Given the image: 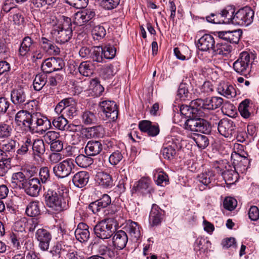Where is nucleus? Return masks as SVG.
<instances>
[{"label":"nucleus","mask_w":259,"mask_h":259,"mask_svg":"<svg viewBox=\"0 0 259 259\" xmlns=\"http://www.w3.org/2000/svg\"><path fill=\"white\" fill-rule=\"evenodd\" d=\"M45 198L48 206L56 211H61L69 208L67 189L63 185L59 186L53 183L52 187L47 189Z\"/></svg>","instance_id":"obj_1"},{"label":"nucleus","mask_w":259,"mask_h":259,"mask_svg":"<svg viewBox=\"0 0 259 259\" xmlns=\"http://www.w3.org/2000/svg\"><path fill=\"white\" fill-rule=\"evenodd\" d=\"M51 127V122L48 118L39 112L31 113L28 125L26 130L32 133H38V130L41 131V133L45 132Z\"/></svg>","instance_id":"obj_2"},{"label":"nucleus","mask_w":259,"mask_h":259,"mask_svg":"<svg viewBox=\"0 0 259 259\" xmlns=\"http://www.w3.org/2000/svg\"><path fill=\"white\" fill-rule=\"evenodd\" d=\"M52 34L58 42L64 44L68 42L72 36L71 19L68 17L64 18L60 26L55 27V29L52 30Z\"/></svg>","instance_id":"obj_3"},{"label":"nucleus","mask_w":259,"mask_h":259,"mask_svg":"<svg viewBox=\"0 0 259 259\" xmlns=\"http://www.w3.org/2000/svg\"><path fill=\"white\" fill-rule=\"evenodd\" d=\"M11 101L14 105L20 108L30 104L33 106L32 104L34 103L29 99L28 89L21 85H19L11 91Z\"/></svg>","instance_id":"obj_4"},{"label":"nucleus","mask_w":259,"mask_h":259,"mask_svg":"<svg viewBox=\"0 0 259 259\" xmlns=\"http://www.w3.org/2000/svg\"><path fill=\"white\" fill-rule=\"evenodd\" d=\"M196 115L193 118L188 119L185 122V128L193 132H201L208 134L211 132V126L206 120L196 117Z\"/></svg>","instance_id":"obj_5"},{"label":"nucleus","mask_w":259,"mask_h":259,"mask_svg":"<svg viewBox=\"0 0 259 259\" xmlns=\"http://www.w3.org/2000/svg\"><path fill=\"white\" fill-rule=\"evenodd\" d=\"M74 161L72 158H67L56 164L53 167V172L58 178H64L68 177L74 169Z\"/></svg>","instance_id":"obj_6"},{"label":"nucleus","mask_w":259,"mask_h":259,"mask_svg":"<svg viewBox=\"0 0 259 259\" xmlns=\"http://www.w3.org/2000/svg\"><path fill=\"white\" fill-rule=\"evenodd\" d=\"M100 111L102 116L109 121H115L118 117V110L116 103L113 101L103 100L99 102Z\"/></svg>","instance_id":"obj_7"},{"label":"nucleus","mask_w":259,"mask_h":259,"mask_svg":"<svg viewBox=\"0 0 259 259\" xmlns=\"http://www.w3.org/2000/svg\"><path fill=\"white\" fill-rule=\"evenodd\" d=\"M254 11L249 7H245L236 11L234 25L248 26L253 21Z\"/></svg>","instance_id":"obj_8"},{"label":"nucleus","mask_w":259,"mask_h":259,"mask_svg":"<svg viewBox=\"0 0 259 259\" xmlns=\"http://www.w3.org/2000/svg\"><path fill=\"white\" fill-rule=\"evenodd\" d=\"M94 231L98 238L104 240L108 239L112 236L115 232V228L110 221L104 220L95 226Z\"/></svg>","instance_id":"obj_9"},{"label":"nucleus","mask_w":259,"mask_h":259,"mask_svg":"<svg viewBox=\"0 0 259 259\" xmlns=\"http://www.w3.org/2000/svg\"><path fill=\"white\" fill-rule=\"evenodd\" d=\"M250 55L246 52H243L234 62L233 68L238 73L246 76L250 70Z\"/></svg>","instance_id":"obj_10"},{"label":"nucleus","mask_w":259,"mask_h":259,"mask_svg":"<svg viewBox=\"0 0 259 259\" xmlns=\"http://www.w3.org/2000/svg\"><path fill=\"white\" fill-rule=\"evenodd\" d=\"M95 15V12L93 9L82 10L75 14L74 22L79 26H82L88 23L91 26H92L94 25L93 19Z\"/></svg>","instance_id":"obj_11"},{"label":"nucleus","mask_w":259,"mask_h":259,"mask_svg":"<svg viewBox=\"0 0 259 259\" xmlns=\"http://www.w3.org/2000/svg\"><path fill=\"white\" fill-rule=\"evenodd\" d=\"M21 187L24 189L27 195L32 197H36L40 190L41 184L38 179L32 178L25 181Z\"/></svg>","instance_id":"obj_12"},{"label":"nucleus","mask_w":259,"mask_h":259,"mask_svg":"<svg viewBox=\"0 0 259 259\" xmlns=\"http://www.w3.org/2000/svg\"><path fill=\"white\" fill-rule=\"evenodd\" d=\"M35 237L39 242L38 246L40 249L42 251H47L52 239L50 232L43 228L38 229L35 232Z\"/></svg>","instance_id":"obj_13"},{"label":"nucleus","mask_w":259,"mask_h":259,"mask_svg":"<svg viewBox=\"0 0 259 259\" xmlns=\"http://www.w3.org/2000/svg\"><path fill=\"white\" fill-rule=\"evenodd\" d=\"M218 130L224 137L231 138L235 134V125L230 119H223L218 123Z\"/></svg>","instance_id":"obj_14"},{"label":"nucleus","mask_w":259,"mask_h":259,"mask_svg":"<svg viewBox=\"0 0 259 259\" xmlns=\"http://www.w3.org/2000/svg\"><path fill=\"white\" fill-rule=\"evenodd\" d=\"M37 43L29 36L24 37L20 44L19 49V55L22 58L28 57L36 48Z\"/></svg>","instance_id":"obj_15"},{"label":"nucleus","mask_w":259,"mask_h":259,"mask_svg":"<svg viewBox=\"0 0 259 259\" xmlns=\"http://www.w3.org/2000/svg\"><path fill=\"white\" fill-rule=\"evenodd\" d=\"M215 42L212 35L209 34H204L198 39L197 46L200 51L210 52L212 51Z\"/></svg>","instance_id":"obj_16"},{"label":"nucleus","mask_w":259,"mask_h":259,"mask_svg":"<svg viewBox=\"0 0 259 259\" xmlns=\"http://www.w3.org/2000/svg\"><path fill=\"white\" fill-rule=\"evenodd\" d=\"M151 182L150 178L143 177L135 183L133 189L143 195L150 194L153 192V189L150 186Z\"/></svg>","instance_id":"obj_17"},{"label":"nucleus","mask_w":259,"mask_h":259,"mask_svg":"<svg viewBox=\"0 0 259 259\" xmlns=\"http://www.w3.org/2000/svg\"><path fill=\"white\" fill-rule=\"evenodd\" d=\"M139 128L142 132L147 134L149 136L155 137L159 133L160 130L157 124H152L149 120H142L139 123Z\"/></svg>","instance_id":"obj_18"},{"label":"nucleus","mask_w":259,"mask_h":259,"mask_svg":"<svg viewBox=\"0 0 259 259\" xmlns=\"http://www.w3.org/2000/svg\"><path fill=\"white\" fill-rule=\"evenodd\" d=\"M219 37L224 40H226L230 43L237 44L242 34L240 29L232 31H219L218 32Z\"/></svg>","instance_id":"obj_19"},{"label":"nucleus","mask_w":259,"mask_h":259,"mask_svg":"<svg viewBox=\"0 0 259 259\" xmlns=\"http://www.w3.org/2000/svg\"><path fill=\"white\" fill-rule=\"evenodd\" d=\"M89 229V227L86 224L79 223L74 232L76 239L80 242L87 241L90 236Z\"/></svg>","instance_id":"obj_20"},{"label":"nucleus","mask_w":259,"mask_h":259,"mask_svg":"<svg viewBox=\"0 0 259 259\" xmlns=\"http://www.w3.org/2000/svg\"><path fill=\"white\" fill-rule=\"evenodd\" d=\"M103 149V145L99 141H89L84 148V152L87 155L94 156L98 155Z\"/></svg>","instance_id":"obj_21"},{"label":"nucleus","mask_w":259,"mask_h":259,"mask_svg":"<svg viewBox=\"0 0 259 259\" xmlns=\"http://www.w3.org/2000/svg\"><path fill=\"white\" fill-rule=\"evenodd\" d=\"M90 179L89 173L86 171H80L76 172L72 177V181L74 185L81 188L85 186Z\"/></svg>","instance_id":"obj_22"},{"label":"nucleus","mask_w":259,"mask_h":259,"mask_svg":"<svg viewBox=\"0 0 259 259\" xmlns=\"http://www.w3.org/2000/svg\"><path fill=\"white\" fill-rule=\"evenodd\" d=\"M163 211L156 204H153L149 215V221L152 226L159 225L163 219Z\"/></svg>","instance_id":"obj_23"},{"label":"nucleus","mask_w":259,"mask_h":259,"mask_svg":"<svg viewBox=\"0 0 259 259\" xmlns=\"http://www.w3.org/2000/svg\"><path fill=\"white\" fill-rule=\"evenodd\" d=\"M128 237L126 233L122 230L118 231L112 238V242L114 247L122 249L127 242Z\"/></svg>","instance_id":"obj_24"},{"label":"nucleus","mask_w":259,"mask_h":259,"mask_svg":"<svg viewBox=\"0 0 259 259\" xmlns=\"http://www.w3.org/2000/svg\"><path fill=\"white\" fill-rule=\"evenodd\" d=\"M217 91L219 94L228 98H232L236 95L233 86L224 81L221 82L218 84Z\"/></svg>","instance_id":"obj_25"},{"label":"nucleus","mask_w":259,"mask_h":259,"mask_svg":"<svg viewBox=\"0 0 259 259\" xmlns=\"http://www.w3.org/2000/svg\"><path fill=\"white\" fill-rule=\"evenodd\" d=\"M96 182L104 188H111L113 185V180L111 176L105 172H98L96 175Z\"/></svg>","instance_id":"obj_26"},{"label":"nucleus","mask_w":259,"mask_h":259,"mask_svg":"<svg viewBox=\"0 0 259 259\" xmlns=\"http://www.w3.org/2000/svg\"><path fill=\"white\" fill-rule=\"evenodd\" d=\"M221 13L225 24H234V19L236 14V8L234 6H227L221 11Z\"/></svg>","instance_id":"obj_27"},{"label":"nucleus","mask_w":259,"mask_h":259,"mask_svg":"<svg viewBox=\"0 0 259 259\" xmlns=\"http://www.w3.org/2000/svg\"><path fill=\"white\" fill-rule=\"evenodd\" d=\"M190 83L181 82L179 85L177 93V97L183 101H190L194 97L192 93L189 92Z\"/></svg>","instance_id":"obj_28"},{"label":"nucleus","mask_w":259,"mask_h":259,"mask_svg":"<svg viewBox=\"0 0 259 259\" xmlns=\"http://www.w3.org/2000/svg\"><path fill=\"white\" fill-rule=\"evenodd\" d=\"M32 113V112H29L26 110H21L18 111L15 117L16 123L18 125H22L26 130Z\"/></svg>","instance_id":"obj_29"},{"label":"nucleus","mask_w":259,"mask_h":259,"mask_svg":"<svg viewBox=\"0 0 259 259\" xmlns=\"http://www.w3.org/2000/svg\"><path fill=\"white\" fill-rule=\"evenodd\" d=\"M141 227L135 222L129 220L125 226L126 231L133 239L137 240L141 236Z\"/></svg>","instance_id":"obj_30"},{"label":"nucleus","mask_w":259,"mask_h":259,"mask_svg":"<svg viewBox=\"0 0 259 259\" xmlns=\"http://www.w3.org/2000/svg\"><path fill=\"white\" fill-rule=\"evenodd\" d=\"M223 99L219 97H211L205 99L204 110H213L220 108L223 104Z\"/></svg>","instance_id":"obj_31"},{"label":"nucleus","mask_w":259,"mask_h":259,"mask_svg":"<svg viewBox=\"0 0 259 259\" xmlns=\"http://www.w3.org/2000/svg\"><path fill=\"white\" fill-rule=\"evenodd\" d=\"M232 50V47L226 42H220L214 45L212 53L214 55L227 56Z\"/></svg>","instance_id":"obj_32"},{"label":"nucleus","mask_w":259,"mask_h":259,"mask_svg":"<svg viewBox=\"0 0 259 259\" xmlns=\"http://www.w3.org/2000/svg\"><path fill=\"white\" fill-rule=\"evenodd\" d=\"M41 203L38 201H33L29 203L26 208V213L31 217H37L40 214V207Z\"/></svg>","instance_id":"obj_33"},{"label":"nucleus","mask_w":259,"mask_h":259,"mask_svg":"<svg viewBox=\"0 0 259 259\" xmlns=\"http://www.w3.org/2000/svg\"><path fill=\"white\" fill-rule=\"evenodd\" d=\"M47 79L48 75L44 72L36 74L33 82L34 90L39 91L45 85H47Z\"/></svg>","instance_id":"obj_34"},{"label":"nucleus","mask_w":259,"mask_h":259,"mask_svg":"<svg viewBox=\"0 0 259 259\" xmlns=\"http://www.w3.org/2000/svg\"><path fill=\"white\" fill-rule=\"evenodd\" d=\"M51 174L49 168L46 166L41 167L39 171L38 180L40 184L44 185L43 186L44 189H48V183H51Z\"/></svg>","instance_id":"obj_35"},{"label":"nucleus","mask_w":259,"mask_h":259,"mask_svg":"<svg viewBox=\"0 0 259 259\" xmlns=\"http://www.w3.org/2000/svg\"><path fill=\"white\" fill-rule=\"evenodd\" d=\"M40 45L41 49H42L45 53H54L56 54H57L60 52L59 48L54 45L51 40L48 39L46 37L41 38Z\"/></svg>","instance_id":"obj_36"},{"label":"nucleus","mask_w":259,"mask_h":259,"mask_svg":"<svg viewBox=\"0 0 259 259\" xmlns=\"http://www.w3.org/2000/svg\"><path fill=\"white\" fill-rule=\"evenodd\" d=\"M211 243L208 240L203 237H198L195 240L194 244V250L197 253L198 251L200 253L204 252L210 246Z\"/></svg>","instance_id":"obj_37"},{"label":"nucleus","mask_w":259,"mask_h":259,"mask_svg":"<svg viewBox=\"0 0 259 259\" xmlns=\"http://www.w3.org/2000/svg\"><path fill=\"white\" fill-rule=\"evenodd\" d=\"M81 120L84 124L89 125L96 123L98 118L96 113L85 110L82 113Z\"/></svg>","instance_id":"obj_38"},{"label":"nucleus","mask_w":259,"mask_h":259,"mask_svg":"<svg viewBox=\"0 0 259 259\" xmlns=\"http://www.w3.org/2000/svg\"><path fill=\"white\" fill-rule=\"evenodd\" d=\"M214 172L210 170L202 172L197 176L198 181L204 186H207L214 180Z\"/></svg>","instance_id":"obj_39"},{"label":"nucleus","mask_w":259,"mask_h":259,"mask_svg":"<svg viewBox=\"0 0 259 259\" xmlns=\"http://www.w3.org/2000/svg\"><path fill=\"white\" fill-rule=\"evenodd\" d=\"M99 252L101 255H104L106 258L110 259H114L117 255V251L112 247H108L106 245H100L99 249Z\"/></svg>","instance_id":"obj_40"},{"label":"nucleus","mask_w":259,"mask_h":259,"mask_svg":"<svg viewBox=\"0 0 259 259\" xmlns=\"http://www.w3.org/2000/svg\"><path fill=\"white\" fill-rule=\"evenodd\" d=\"M79 73L83 76H90L93 74L94 72V66L90 61H84L81 62L79 67Z\"/></svg>","instance_id":"obj_41"},{"label":"nucleus","mask_w":259,"mask_h":259,"mask_svg":"<svg viewBox=\"0 0 259 259\" xmlns=\"http://www.w3.org/2000/svg\"><path fill=\"white\" fill-rule=\"evenodd\" d=\"M176 145L175 144H172V145L166 144L164 145L161 150L164 158L168 160L173 159L176 154Z\"/></svg>","instance_id":"obj_42"},{"label":"nucleus","mask_w":259,"mask_h":259,"mask_svg":"<svg viewBox=\"0 0 259 259\" xmlns=\"http://www.w3.org/2000/svg\"><path fill=\"white\" fill-rule=\"evenodd\" d=\"M91 156L80 154L76 157L75 162L80 167H87L94 162V160Z\"/></svg>","instance_id":"obj_43"},{"label":"nucleus","mask_w":259,"mask_h":259,"mask_svg":"<svg viewBox=\"0 0 259 259\" xmlns=\"http://www.w3.org/2000/svg\"><path fill=\"white\" fill-rule=\"evenodd\" d=\"M90 58L97 62H103L104 59L103 54V47H94L92 48Z\"/></svg>","instance_id":"obj_44"},{"label":"nucleus","mask_w":259,"mask_h":259,"mask_svg":"<svg viewBox=\"0 0 259 259\" xmlns=\"http://www.w3.org/2000/svg\"><path fill=\"white\" fill-rule=\"evenodd\" d=\"M32 149L36 155L40 156L44 154L46 149L43 140L39 139H35L33 143Z\"/></svg>","instance_id":"obj_45"},{"label":"nucleus","mask_w":259,"mask_h":259,"mask_svg":"<svg viewBox=\"0 0 259 259\" xmlns=\"http://www.w3.org/2000/svg\"><path fill=\"white\" fill-rule=\"evenodd\" d=\"M75 100L72 98H66L61 100L56 106L55 110L58 113H61L65 109L74 104Z\"/></svg>","instance_id":"obj_46"},{"label":"nucleus","mask_w":259,"mask_h":259,"mask_svg":"<svg viewBox=\"0 0 259 259\" xmlns=\"http://www.w3.org/2000/svg\"><path fill=\"white\" fill-rule=\"evenodd\" d=\"M192 139L199 148L205 149L209 145V140L206 136L200 134H195L193 137Z\"/></svg>","instance_id":"obj_47"},{"label":"nucleus","mask_w":259,"mask_h":259,"mask_svg":"<svg viewBox=\"0 0 259 259\" xmlns=\"http://www.w3.org/2000/svg\"><path fill=\"white\" fill-rule=\"evenodd\" d=\"M92 34L95 40H99L105 37L106 34V31L103 26L98 25L93 27Z\"/></svg>","instance_id":"obj_48"},{"label":"nucleus","mask_w":259,"mask_h":259,"mask_svg":"<svg viewBox=\"0 0 259 259\" xmlns=\"http://www.w3.org/2000/svg\"><path fill=\"white\" fill-rule=\"evenodd\" d=\"M190 105L193 109H195L196 114L202 116V110H204L205 99H193L190 102Z\"/></svg>","instance_id":"obj_49"},{"label":"nucleus","mask_w":259,"mask_h":259,"mask_svg":"<svg viewBox=\"0 0 259 259\" xmlns=\"http://www.w3.org/2000/svg\"><path fill=\"white\" fill-rule=\"evenodd\" d=\"M250 100L245 99L242 101L238 107V110L241 116L247 118L250 115V112L249 111Z\"/></svg>","instance_id":"obj_50"},{"label":"nucleus","mask_w":259,"mask_h":259,"mask_svg":"<svg viewBox=\"0 0 259 259\" xmlns=\"http://www.w3.org/2000/svg\"><path fill=\"white\" fill-rule=\"evenodd\" d=\"M63 79V76L60 73H56L48 76L47 86L56 87Z\"/></svg>","instance_id":"obj_51"},{"label":"nucleus","mask_w":259,"mask_h":259,"mask_svg":"<svg viewBox=\"0 0 259 259\" xmlns=\"http://www.w3.org/2000/svg\"><path fill=\"white\" fill-rule=\"evenodd\" d=\"M68 120L64 117L63 115L54 117L52 121L53 125L56 128L64 131Z\"/></svg>","instance_id":"obj_52"},{"label":"nucleus","mask_w":259,"mask_h":259,"mask_svg":"<svg viewBox=\"0 0 259 259\" xmlns=\"http://www.w3.org/2000/svg\"><path fill=\"white\" fill-rule=\"evenodd\" d=\"M196 110L193 109L191 105H182L180 107V112L182 115L185 116L186 118H193L196 114Z\"/></svg>","instance_id":"obj_53"},{"label":"nucleus","mask_w":259,"mask_h":259,"mask_svg":"<svg viewBox=\"0 0 259 259\" xmlns=\"http://www.w3.org/2000/svg\"><path fill=\"white\" fill-rule=\"evenodd\" d=\"M12 132V126L5 122L0 123V139L9 137Z\"/></svg>","instance_id":"obj_54"},{"label":"nucleus","mask_w":259,"mask_h":259,"mask_svg":"<svg viewBox=\"0 0 259 259\" xmlns=\"http://www.w3.org/2000/svg\"><path fill=\"white\" fill-rule=\"evenodd\" d=\"M88 132L90 133L91 137L93 138H101L102 137L104 134V128L101 126H95L88 129Z\"/></svg>","instance_id":"obj_55"},{"label":"nucleus","mask_w":259,"mask_h":259,"mask_svg":"<svg viewBox=\"0 0 259 259\" xmlns=\"http://www.w3.org/2000/svg\"><path fill=\"white\" fill-rule=\"evenodd\" d=\"M41 69L44 73L50 74L53 72V57L45 59L41 64Z\"/></svg>","instance_id":"obj_56"},{"label":"nucleus","mask_w":259,"mask_h":259,"mask_svg":"<svg viewBox=\"0 0 259 259\" xmlns=\"http://www.w3.org/2000/svg\"><path fill=\"white\" fill-rule=\"evenodd\" d=\"M116 49L111 45H107L103 47V54L104 59H112L116 54Z\"/></svg>","instance_id":"obj_57"},{"label":"nucleus","mask_w":259,"mask_h":259,"mask_svg":"<svg viewBox=\"0 0 259 259\" xmlns=\"http://www.w3.org/2000/svg\"><path fill=\"white\" fill-rule=\"evenodd\" d=\"M155 182L158 185L164 186L168 183V176L163 171L159 172L157 176H155Z\"/></svg>","instance_id":"obj_58"},{"label":"nucleus","mask_w":259,"mask_h":259,"mask_svg":"<svg viewBox=\"0 0 259 259\" xmlns=\"http://www.w3.org/2000/svg\"><path fill=\"white\" fill-rule=\"evenodd\" d=\"M237 200L231 197H226L223 203L224 208L230 211L234 210L237 206Z\"/></svg>","instance_id":"obj_59"},{"label":"nucleus","mask_w":259,"mask_h":259,"mask_svg":"<svg viewBox=\"0 0 259 259\" xmlns=\"http://www.w3.org/2000/svg\"><path fill=\"white\" fill-rule=\"evenodd\" d=\"M65 2L70 6L77 9H83L85 8L88 4V0H65Z\"/></svg>","instance_id":"obj_60"},{"label":"nucleus","mask_w":259,"mask_h":259,"mask_svg":"<svg viewBox=\"0 0 259 259\" xmlns=\"http://www.w3.org/2000/svg\"><path fill=\"white\" fill-rule=\"evenodd\" d=\"M208 22L214 24H223V20L221 12L220 13H211L209 16L206 17Z\"/></svg>","instance_id":"obj_61"},{"label":"nucleus","mask_w":259,"mask_h":259,"mask_svg":"<svg viewBox=\"0 0 259 259\" xmlns=\"http://www.w3.org/2000/svg\"><path fill=\"white\" fill-rule=\"evenodd\" d=\"M122 158L123 156L121 153L117 150L110 155L109 161L111 164L116 165L122 160Z\"/></svg>","instance_id":"obj_62"},{"label":"nucleus","mask_w":259,"mask_h":259,"mask_svg":"<svg viewBox=\"0 0 259 259\" xmlns=\"http://www.w3.org/2000/svg\"><path fill=\"white\" fill-rule=\"evenodd\" d=\"M44 138L46 142L50 144L59 139V134L55 131H49L45 134Z\"/></svg>","instance_id":"obj_63"},{"label":"nucleus","mask_w":259,"mask_h":259,"mask_svg":"<svg viewBox=\"0 0 259 259\" xmlns=\"http://www.w3.org/2000/svg\"><path fill=\"white\" fill-rule=\"evenodd\" d=\"M120 0H102V6L106 9L110 10L116 7Z\"/></svg>","instance_id":"obj_64"}]
</instances>
